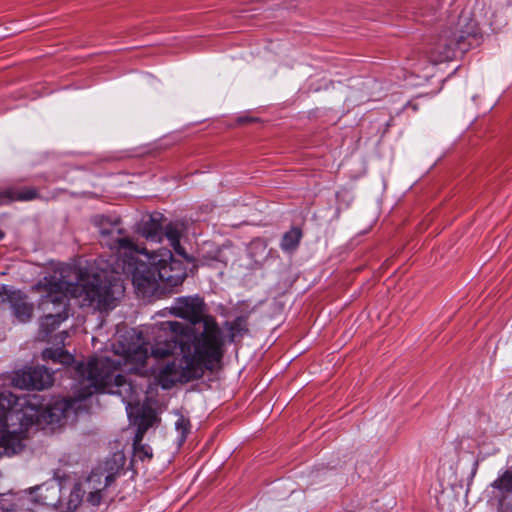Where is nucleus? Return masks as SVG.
Wrapping results in <instances>:
<instances>
[{
    "label": "nucleus",
    "mask_w": 512,
    "mask_h": 512,
    "mask_svg": "<svg viewBox=\"0 0 512 512\" xmlns=\"http://www.w3.org/2000/svg\"><path fill=\"white\" fill-rule=\"evenodd\" d=\"M107 239L114 242L103 244L115 252L111 274L105 268L97 272L66 266L38 285L45 292L39 304L45 313L40 324L42 340H46L68 318V296L76 299L82 307L102 310L112 308L123 295L125 288L121 274L131 277L137 293L143 297L178 286L184 281L186 270L181 261L173 258L170 250L160 249L149 254L146 249L136 245L122 227L113 228Z\"/></svg>",
    "instance_id": "nucleus-1"
},
{
    "label": "nucleus",
    "mask_w": 512,
    "mask_h": 512,
    "mask_svg": "<svg viewBox=\"0 0 512 512\" xmlns=\"http://www.w3.org/2000/svg\"><path fill=\"white\" fill-rule=\"evenodd\" d=\"M170 310L189 323L161 322L160 330L166 338L159 337L149 347L135 329L119 334L113 344L114 355L121 358L124 370L154 376L165 389L212 369L222 359L225 345L221 328L214 317L205 314L201 298H178Z\"/></svg>",
    "instance_id": "nucleus-2"
},
{
    "label": "nucleus",
    "mask_w": 512,
    "mask_h": 512,
    "mask_svg": "<svg viewBox=\"0 0 512 512\" xmlns=\"http://www.w3.org/2000/svg\"><path fill=\"white\" fill-rule=\"evenodd\" d=\"M124 370L121 358H93L87 363H79L74 367V376L79 381L80 393L77 398L57 399L45 407H38L35 423L38 425L57 424L67 418L71 410H75L77 402L95 392H105L121 397L126 403L129 417L138 416L140 412L141 389L133 385L121 374Z\"/></svg>",
    "instance_id": "nucleus-3"
},
{
    "label": "nucleus",
    "mask_w": 512,
    "mask_h": 512,
    "mask_svg": "<svg viewBox=\"0 0 512 512\" xmlns=\"http://www.w3.org/2000/svg\"><path fill=\"white\" fill-rule=\"evenodd\" d=\"M37 415L36 403L14 396L13 403L0 416V449H3V454L10 456L21 451L25 434L36 424Z\"/></svg>",
    "instance_id": "nucleus-4"
},
{
    "label": "nucleus",
    "mask_w": 512,
    "mask_h": 512,
    "mask_svg": "<svg viewBox=\"0 0 512 512\" xmlns=\"http://www.w3.org/2000/svg\"><path fill=\"white\" fill-rule=\"evenodd\" d=\"M35 493L33 498L24 495H11L9 498L0 499L2 512H25L29 509V503L35 502L46 506H55L61 497V485L56 480H51L31 490Z\"/></svg>",
    "instance_id": "nucleus-5"
},
{
    "label": "nucleus",
    "mask_w": 512,
    "mask_h": 512,
    "mask_svg": "<svg viewBox=\"0 0 512 512\" xmlns=\"http://www.w3.org/2000/svg\"><path fill=\"white\" fill-rule=\"evenodd\" d=\"M476 40V33L472 26L467 27L466 30L446 31L437 41L433 61L437 63L452 60L458 54L469 50Z\"/></svg>",
    "instance_id": "nucleus-6"
},
{
    "label": "nucleus",
    "mask_w": 512,
    "mask_h": 512,
    "mask_svg": "<svg viewBox=\"0 0 512 512\" xmlns=\"http://www.w3.org/2000/svg\"><path fill=\"white\" fill-rule=\"evenodd\" d=\"M13 381L22 389L42 390L53 384V375L45 367H33L16 373Z\"/></svg>",
    "instance_id": "nucleus-7"
},
{
    "label": "nucleus",
    "mask_w": 512,
    "mask_h": 512,
    "mask_svg": "<svg viewBox=\"0 0 512 512\" xmlns=\"http://www.w3.org/2000/svg\"><path fill=\"white\" fill-rule=\"evenodd\" d=\"M68 334L65 331L55 335L54 343L57 345L56 348H47L43 351L42 357L44 360H51L54 363H61L63 365H70L73 362V357L60 345H65V339Z\"/></svg>",
    "instance_id": "nucleus-8"
},
{
    "label": "nucleus",
    "mask_w": 512,
    "mask_h": 512,
    "mask_svg": "<svg viewBox=\"0 0 512 512\" xmlns=\"http://www.w3.org/2000/svg\"><path fill=\"white\" fill-rule=\"evenodd\" d=\"M9 301L14 315L21 321H28L33 313V305L28 303L26 297L20 291H13L9 295Z\"/></svg>",
    "instance_id": "nucleus-9"
},
{
    "label": "nucleus",
    "mask_w": 512,
    "mask_h": 512,
    "mask_svg": "<svg viewBox=\"0 0 512 512\" xmlns=\"http://www.w3.org/2000/svg\"><path fill=\"white\" fill-rule=\"evenodd\" d=\"M38 197L33 188L7 189L0 192V206L9 205L14 201H31Z\"/></svg>",
    "instance_id": "nucleus-10"
},
{
    "label": "nucleus",
    "mask_w": 512,
    "mask_h": 512,
    "mask_svg": "<svg viewBox=\"0 0 512 512\" xmlns=\"http://www.w3.org/2000/svg\"><path fill=\"white\" fill-rule=\"evenodd\" d=\"M96 224L99 228L100 233V242L101 244H112L111 239H107L109 233L113 228H119L121 226V221L117 217H109V216H99L96 218Z\"/></svg>",
    "instance_id": "nucleus-11"
},
{
    "label": "nucleus",
    "mask_w": 512,
    "mask_h": 512,
    "mask_svg": "<svg viewBox=\"0 0 512 512\" xmlns=\"http://www.w3.org/2000/svg\"><path fill=\"white\" fill-rule=\"evenodd\" d=\"M224 327L229 333L230 341L233 342L237 337H242L248 332L247 318L244 316L237 317L231 322L227 321Z\"/></svg>",
    "instance_id": "nucleus-12"
},
{
    "label": "nucleus",
    "mask_w": 512,
    "mask_h": 512,
    "mask_svg": "<svg viewBox=\"0 0 512 512\" xmlns=\"http://www.w3.org/2000/svg\"><path fill=\"white\" fill-rule=\"evenodd\" d=\"M139 231L147 240L158 241L161 239L160 224L153 217H149L147 221L143 222Z\"/></svg>",
    "instance_id": "nucleus-13"
},
{
    "label": "nucleus",
    "mask_w": 512,
    "mask_h": 512,
    "mask_svg": "<svg viewBox=\"0 0 512 512\" xmlns=\"http://www.w3.org/2000/svg\"><path fill=\"white\" fill-rule=\"evenodd\" d=\"M181 228L178 224H168L165 227V236L169 240L170 245L181 256L186 257L184 249L180 245Z\"/></svg>",
    "instance_id": "nucleus-14"
},
{
    "label": "nucleus",
    "mask_w": 512,
    "mask_h": 512,
    "mask_svg": "<svg viewBox=\"0 0 512 512\" xmlns=\"http://www.w3.org/2000/svg\"><path fill=\"white\" fill-rule=\"evenodd\" d=\"M302 237V232L299 228H292L288 232H286L281 241V248L284 251H293L299 245L300 239Z\"/></svg>",
    "instance_id": "nucleus-15"
},
{
    "label": "nucleus",
    "mask_w": 512,
    "mask_h": 512,
    "mask_svg": "<svg viewBox=\"0 0 512 512\" xmlns=\"http://www.w3.org/2000/svg\"><path fill=\"white\" fill-rule=\"evenodd\" d=\"M492 486L501 494L512 492V471L506 470L493 483Z\"/></svg>",
    "instance_id": "nucleus-16"
},
{
    "label": "nucleus",
    "mask_w": 512,
    "mask_h": 512,
    "mask_svg": "<svg viewBox=\"0 0 512 512\" xmlns=\"http://www.w3.org/2000/svg\"><path fill=\"white\" fill-rule=\"evenodd\" d=\"M156 421V416L152 411H143L138 422V432L136 434L138 441H142L143 434Z\"/></svg>",
    "instance_id": "nucleus-17"
},
{
    "label": "nucleus",
    "mask_w": 512,
    "mask_h": 512,
    "mask_svg": "<svg viewBox=\"0 0 512 512\" xmlns=\"http://www.w3.org/2000/svg\"><path fill=\"white\" fill-rule=\"evenodd\" d=\"M83 494L84 492L80 486L75 485L73 487L67 500V508L69 511L72 512V510L76 509L80 505L83 499Z\"/></svg>",
    "instance_id": "nucleus-18"
},
{
    "label": "nucleus",
    "mask_w": 512,
    "mask_h": 512,
    "mask_svg": "<svg viewBox=\"0 0 512 512\" xmlns=\"http://www.w3.org/2000/svg\"><path fill=\"white\" fill-rule=\"evenodd\" d=\"M134 453L141 460H150L153 456L152 449L149 446L142 445L141 441H138L137 436H135L134 440Z\"/></svg>",
    "instance_id": "nucleus-19"
},
{
    "label": "nucleus",
    "mask_w": 512,
    "mask_h": 512,
    "mask_svg": "<svg viewBox=\"0 0 512 512\" xmlns=\"http://www.w3.org/2000/svg\"><path fill=\"white\" fill-rule=\"evenodd\" d=\"M177 431L181 435V441H183L186 437V434L189 430V421L184 417H179L175 423Z\"/></svg>",
    "instance_id": "nucleus-20"
},
{
    "label": "nucleus",
    "mask_w": 512,
    "mask_h": 512,
    "mask_svg": "<svg viewBox=\"0 0 512 512\" xmlns=\"http://www.w3.org/2000/svg\"><path fill=\"white\" fill-rule=\"evenodd\" d=\"M102 500V492L100 489H96L95 491H91L87 497V501L92 506H98L100 505Z\"/></svg>",
    "instance_id": "nucleus-21"
},
{
    "label": "nucleus",
    "mask_w": 512,
    "mask_h": 512,
    "mask_svg": "<svg viewBox=\"0 0 512 512\" xmlns=\"http://www.w3.org/2000/svg\"><path fill=\"white\" fill-rule=\"evenodd\" d=\"M115 463H117L118 468L124 464V457L121 454H115L113 457Z\"/></svg>",
    "instance_id": "nucleus-22"
},
{
    "label": "nucleus",
    "mask_w": 512,
    "mask_h": 512,
    "mask_svg": "<svg viewBox=\"0 0 512 512\" xmlns=\"http://www.w3.org/2000/svg\"><path fill=\"white\" fill-rule=\"evenodd\" d=\"M105 479H106V484H105V486H108V485H109V484L114 480V474H108V475H106Z\"/></svg>",
    "instance_id": "nucleus-23"
},
{
    "label": "nucleus",
    "mask_w": 512,
    "mask_h": 512,
    "mask_svg": "<svg viewBox=\"0 0 512 512\" xmlns=\"http://www.w3.org/2000/svg\"><path fill=\"white\" fill-rule=\"evenodd\" d=\"M252 119H248V118H244V117H241L239 118V122L241 123H244V122H247V121H251Z\"/></svg>",
    "instance_id": "nucleus-24"
},
{
    "label": "nucleus",
    "mask_w": 512,
    "mask_h": 512,
    "mask_svg": "<svg viewBox=\"0 0 512 512\" xmlns=\"http://www.w3.org/2000/svg\"><path fill=\"white\" fill-rule=\"evenodd\" d=\"M466 21H467V18H466V17H465V18H462V19L460 20V22H459V26L462 28V25H461V24H462V22H466Z\"/></svg>",
    "instance_id": "nucleus-25"
},
{
    "label": "nucleus",
    "mask_w": 512,
    "mask_h": 512,
    "mask_svg": "<svg viewBox=\"0 0 512 512\" xmlns=\"http://www.w3.org/2000/svg\"><path fill=\"white\" fill-rule=\"evenodd\" d=\"M94 477H96V474L91 475L90 478H89V481H93Z\"/></svg>",
    "instance_id": "nucleus-26"
},
{
    "label": "nucleus",
    "mask_w": 512,
    "mask_h": 512,
    "mask_svg": "<svg viewBox=\"0 0 512 512\" xmlns=\"http://www.w3.org/2000/svg\"><path fill=\"white\" fill-rule=\"evenodd\" d=\"M4 237V232L0 230V240Z\"/></svg>",
    "instance_id": "nucleus-27"
}]
</instances>
